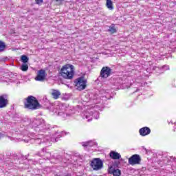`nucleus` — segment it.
I'll return each instance as SVG.
<instances>
[{
	"instance_id": "1",
	"label": "nucleus",
	"mask_w": 176,
	"mask_h": 176,
	"mask_svg": "<svg viewBox=\"0 0 176 176\" xmlns=\"http://www.w3.org/2000/svg\"><path fill=\"white\" fill-rule=\"evenodd\" d=\"M64 135H67V133L65 131L58 132L56 131L54 135H52V138L49 135H45L43 134L36 135L34 138L28 139H23V142L28 144V142H32L34 141V144H38L41 145V144H45L47 146H50V142H57L61 137H64Z\"/></svg>"
},
{
	"instance_id": "2",
	"label": "nucleus",
	"mask_w": 176,
	"mask_h": 176,
	"mask_svg": "<svg viewBox=\"0 0 176 176\" xmlns=\"http://www.w3.org/2000/svg\"><path fill=\"white\" fill-rule=\"evenodd\" d=\"M24 127H28L29 131L33 130L36 133H46L50 129V124H47L45 120L42 118H34L30 120L27 118L23 119Z\"/></svg>"
},
{
	"instance_id": "3",
	"label": "nucleus",
	"mask_w": 176,
	"mask_h": 176,
	"mask_svg": "<svg viewBox=\"0 0 176 176\" xmlns=\"http://www.w3.org/2000/svg\"><path fill=\"white\" fill-rule=\"evenodd\" d=\"M55 112L58 113V116H62L63 119H68L74 115V113H69L71 109L67 104L58 102L55 104Z\"/></svg>"
},
{
	"instance_id": "4",
	"label": "nucleus",
	"mask_w": 176,
	"mask_h": 176,
	"mask_svg": "<svg viewBox=\"0 0 176 176\" xmlns=\"http://www.w3.org/2000/svg\"><path fill=\"white\" fill-rule=\"evenodd\" d=\"M60 75L65 79H72L75 75V67L71 64H67L60 69Z\"/></svg>"
},
{
	"instance_id": "5",
	"label": "nucleus",
	"mask_w": 176,
	"mask_h": 176,
	"mask_svg": "<svg viewBox=\"0 0 176 176\" xmlns=\"http://www.w3.org/2000/svg\"><path fill=\"white\" fill-rule=\"evenodd\" d=\"M26 102H25V108L26 109H30V111H36V109H40L42 108V105L38 101L36 98L30 96L26 99Z\"/></svg>"
},
{
	"instance_id": "6",
	"label": "nucleus",
	"mask_w": 176,
	"mask_h": 176,
	"mask_svg": "<svg viewBox=\"0 0 176 176\" xmlns=\"http://www.w3.org/2000/svg\"><path fill=\"white\" fill-rule=\"evenodd\" d=\"M98 108V105H96L91 109L87 110V111H84L81 114V116L83 119H88L87 122H91L93 118H94V119H100V113L96 110Z\"/></svg>"
},
{
	"instance_id": "7",
	"label": "nucleus",
	"mask_w": 176,
	"mask_h": 176,
	"mask_svg": "<svg viewBox=\"0 0 176 176\" xmlns=\"http://www.w3.org/2000/svg\"><path fill=\"white\" fill-rule=\"evenodd\" d=\"M87 83V80H86L83 76L78 77L74 80V85L76 87H77V90H79L80 91L86 89Z\"/></svg>"
},
{
	"instance_id": "8",
	"label": "nucleus",
	"mask_w": 176,
	"mask_h": 176,
	"mask_svg": "<svg viewBox=\"0 0 176 176\" xmlns=\"http://www.w3.org/2000/svg\"><path fill=\"white\" fill-rule=\"evenodd\" d=\"M90 166L94 170H95V171H98V170H101V168H102L104 163L101 159L94 158L92 161H91Z\"/></svg>"
},
{
	"instance_id": "9",
	"label": "nucleus",
	"mask_w": 176,
	"mask_h": 176,
	"mask_svg": "<svg viewBox=\"0 0 176 176\" xmlns=\"http://www.w3.org/2000/svg\"><path fill=\"white\" fill-rule=\"evenodd\" d=\"M141 160V157L138 154H135L129 157L128 163L129 164H131V166H135V164H140Z\"/></svg>"
},
{
	"instance_id": "10",
	"label": "nucleus",
	"mask_w": 176,
	"mask_h": 176,
	"mask_svg": "<svg viewBox=\"0 0 176 176\" xmlns=\"http://www.w3.org/2000/svg\"><path fill=\"white\" fill-rule=\"evenodd\" d=\"M112 75V69L108 66L103 67L100 71L101 78H109Z\"/></svg>"
},
{
	"instance_id": "11",
	"label": "nucleus",
	"mask_w": 176,
	"mask_h": 176,
	"mask_svg": "<svg viewBox=\"0 0 176 176\" xmlns=\"http://www.w3.org/2000/svg\"><path fill=\"white\" fill-rule=\"evenodd\" d=\"M46 76V71H45L44 69H40L37 72V75L34 78V79L37 82H45Z\"/></svg>"
},
{
	"instance_id": "12",
	"label": "nucleus",
	"mask_w": 176,
	"mask_h": 176,
	"mask_svg": "<svg viewBox=\"0 0 176 176\" xmlns=\"http://www.w3.org/2000/svg\"><path fill=\"white\" fill-rule=\"evenodd\" d=\"M134 84V80H131L130 78H124L123 82H122V86L120 89H129L130 86Z\"/></svg>"
},
{
	"instance_id": "13",
	"label": "nucleus",
	"mask_w": 176,
	"mask_h": 176,
	"mask_svg": "<svg viewBox=\"0 0 176 176\" xmlns=\"http://www.w3.org/2000/svg\"><path fill=\"white\" fill-rule=\"evenodd\" d=\"M9 104V100H8V95H0V109L1 108H6Z\"/></svg>"
},
{
	"instance_id": "14",
	"label": "nucleus",
	"mask_w": 176,
	"mask_h": 176,
	"mask_svg": "<svg viewBox=\"0 0 176 176\" xmlns=\"http://www.w3.org/2000/svg\"><path fill=\"white\" fill-rule=\"evenodd\" d=\"M139 133H140V135H142V137H145V135H148L151 134V129H149V127H148V126L141 128L139 130Z\"/></svg>"
},
{
	"instance_id": "15",
	"label": "nucleus",
	"mask_w": 176,
	"mask_h": 176,
	"mask_svg": "<svg viewBox=\"0 0 176 176\" xmlns=\"http://www.w3.org/2000/svg\"><path fill=\"white\" fill-rule=\"evenodd\" d=\"M109 173L110 174H112L113 176H120L122 175V171H120V169H116L113 166H111L109 168Z\"/></svg>"
},
{
	"instance_id": "16",
	"label": "nucleus",
	"mask_w": 176,
	"mask_h": 176,
	"mask_svg": "<svg viewBox=\"0 0 176 176\" xmlns=\"http://www.w3.org/2000/svg\"><path fill=\"white\" fill-rule=\"evenodd\" d=\"M109 156L113 160H119V159L122 157V155H120V154L116 151H111Z\"/></svg>"
},
{
	"instance_id": "17",
	"label": "nucleus",
	"mask_w": 176,
	"mask_h": 176,
	"mask_svg": "<svg viewBox=\"0 0 176 176\" xmlns=\"http://www.w3.org/2000/svg\"><path fill=\"white\" fill-rule=\"evenodd\" d=\"M82 145L84 146V148H91V146L97 145V143L96 142L89 141L82 142Z\"/></svg>"
},
{
	"instance_id": "18",
	"label": "nucleus",
	"mask_w": 176,
	"mask_h": 176,
	"mask_svg": "<svg viewBox=\"0 0 176 176\" xmlns=\"http://www.w3.org/2000/svg\"><path fill=\"white\" fill-rule=\"evenodd\" d=\"M124 79V78L120 77L115 78L114 86H117V87H119L120 89V86H122V83H123Z\"/></svg>"
},
{
	"instance_id": "19",
	"label": "nucleus",
	"mask_w": 176,
	"mask_h": 176,
	"mask_svg": "<svg viewBox=\"0 0 176 176\" xmlns=\"http://www.w3.org/2000/svg\"><path fill=\"white\" fill-rule=\"evenodd\" d=\"M170 69V66L165 65L164 66L161 67H155L154 70L155 71H168Z\"/></svg>"
},
{
	"instance_id": "20",
	"label": "nucleus",
	"mask_w": 176,
	"mask_h": 176,
	"mask_svg": "<svg viewBox=\"0 0 176 176\" xmlns=\"http://www.w3.org/2000/svg\"><path fill=\"white\" fill-rule=\"evenodd\" d=\"M106 6L109 10H113V3H112V0H107Z\"/></svg>"
},
{
	"instance_id": "21",
	"label": "nucleus",
	"mask_w": 176,
	"mask_h": 176,
	"mask_svg": "<svg viewBox=\"0 0 176 176\" xmlns=\"http://www.w3.org/2000/svg\"><path fill=\"white\" fill-rule=\"evenodd\" d=\"M52 96L53 98H54V100H57L60 97V96H61V93L59 92V91L54 90L52 93Z\"/></svg>"
},
{
	"instance_id": "22",
	"label": "nucleus",
	"mask_w": 176,
	"mask_h": 176,
	"mask_svg": "<svg viewBox=\"0 0 176 176\" xmlns=\"http://www.w3.org/2000/svg\"><path fill=\"white\" fill-rule=\"evenodd\" d=\"M91 100H94V104H98V102H101V99L98 98V95L97 94L91 96Z\"/></svg>"
},
{
	"instance_id": "23",
	"label": "nucleus",
	"mask_w": 176,
	"mask_h": 176,
	"mask_svg": "<svg viewBox=\"0 0 176 176\" xmlns=\"http://www.w3.org/2000/svg\"><path fill=\"white\" fill-rule=\"evenodd\" d=\"M41 155H42L43 156L47 155L46 158L49 159L50 156V153L46 151V148H43L41 149Z\"/></svg>"
},
{
	"instance_id": "24",
	"label": "nucleus",
	"mask_w": 176,
	"mask_h": 176,
	"mask_svg": "<svg viewBox=\"0 0 176 176\" xmlns=\"http://www.w3.org/2000/svg\"><path fill=\"white\" fill-rule=\"evenodd\" d=\"M53 159L55 160V163H58L63 160V157L60 155H53Z\"/></svg>"
},
{
	"instance_id": "25",
	"label": "nucleus",
	"mask_w": 176,
	"mask_h": 176,
	"mask_svg": "<svg viewBox=\"0 0 176 176\" xmlns=\"http://www.w3.org/2000/svg\"><path fill=\"white\" fill-rule=\"evenodd\" d=\"M6 49V45L2 41H0V52H3Z\"/></svg>"
},
{
	"instance_id": "26",
	"label": "nucleus",
	"mask_w": 176,
	"mask_h": 176,
	"mask_svg": "<svg viewBox=\"0 0 176 176\" xmlns=\"http://www.w3.org/2000/svg\"><path fill=\"white\" fill-rule=\"evenodd\" d=\"M109 32H111V34H115L116 32V28H115V26H110L108 30Z\"/></svg>"
},
{
	"instance_id": "27",
	"label": "nucleus",
	"mask_w": 176,
	"mask_h": 176,
	"mask_svg": "<svg viewBox=\"0 0 176 176\" xmlns=\"http://www.w3.org/2000/svg\"><path fill=\"white\" fill-rule=\"evenodd\" d=\"M30 60V58L25 55H23V63H28Z\"/></svg>"
},
{
	"instance_id": "28",
	"label": "nucleus",
	"mask_w": 176,
	"mask_h": 176,
	"mask_svg": "<svg viewBox=\"0 0 176 176\" xmlns=\"http://www.w3.org/2000/svg\"><path fill=\"white\" fill-rule=\"evenodd\" d=\"M28 164H30V166L34 164L35 166L36 164H38V161H34L32 160H28Z\"/></svg>"
},
{
	"instance_id": "29",
	"label": "nucleus",
	"mask_w": 176,
	"mask_h": 176,
	"mask_svg": "<svg viewBox=\"0 0 176 176\" xmlns=\"http://www.w3.org/2000/svg\"><path fill=\"white\" fill-rule=\"evenodd\" d=\"M23 71L25 72V71H28V65L27 63H23Z\"/></svg>"
},
{
	"instance_id": "30",
	"label": "nucleus",
	"mask_w": 176,
	"mask_h": 176,
	"mask_svg": "<svg viewBox=\"0 0 176 176\" xmlns=\"http://www.w3.org/2000/svg\"><path fill=\"white\" fill-rule=\"evenodd\" d=\"M35 2L37 5H40V3H43V0H35Z\"/></svg>"
},
{
	"instance_id": "31",
	"label": "nucleus",
	"mask_w": 176,
	"mask_h": 176,
	"mask_svg": "<svg viewBox=\"0 0 176 176\" xmlns=\"http://www.w3.org/2000/svg\"><path fill=\"white\" fill-rule=\"evenodd\" d=\"M170 162H176V158L174 157H169Z\"/></svg>"
},
{
	"instance_id": "32",
	"label": "nucleus",
	"mask_w": 176,
	"mask_h": 176,
	"mask_svg": "<svg viewBox=\"0 0 176 176\" xmlns=\"http://www.w3.org/2000/svg\"><path fill=\"white\" fill-rule=\"evenodd\" d=\"M20 60H21V61H23V56H21V57H20Z\"/></svg>"
},
{
	"instance_id": "33",
	"label": "nucleus",
	"mask_w": 176,
	"mask_h": 176,
	"mask_svg": "<svg viewBox=\"0 0 176 176\" xmlns=\"http://www.w3.org/2000/svg\"><path fill=\"white\" fill-rule=\"evenodd\" d=\"M20 69H21V71H23V65H21L20 66Z\"/></svg>"
},
{
	"instance_id": "34",
	"label": "nucleus",
	"mask_w": 176,
	"mask_h": 176,
	"mask_svg": "<svg viewBox=\"0 0 176 176\" xmlns=\"http://www.w3.org/2000/svg\"><path fill=\"white\" fill-rule=\"evenodd\" d=\"M138 89H137L136 90L133 91V93H137V91H138Z\"/></svg>"
},
{
	"instance_id": "35",
	"label": "nucleus",
	"mask_w": 176,
	"mask_h": 176,
	"mask_svg": "<svg viewBox=\"0 0 176 176\" xmlns=\"http://www.w3.org/2000/svg\"><path fill=\"white\" fill-rule=\"evenodd\" d=\"M80 158L82 159V160H83V155H80Z\"/></svg>"
},
{
	"instance_id": "36",
	"label": "nucleus",
	"mask_w": 176,
	"mask_h": 176,
	"mask_svg": "<svg viewBox=\"0 0 176 176\" xmlns=\"http://www.w3.org/2000/svg\"><path fill=\"white\" fill-rule=\"evenodd\" d=\"M56 2H59V1H61V0H56Z\"/></svg>"
},
{
	"instance_id": "37",
	"label": "nucleus",
	"mask_w": 176,
	"mask_h": 176,
	"mask_svg": "<svg viewBox=\"0 0 176 176\" xmlns=\"http://www.w3.org/2000/svg\"><path fill=\"white\" fill-rule=\"evenodd\" d=\"M1 132H0V138H1Z\"/></svg>"
},
{
	"instance_id": "38",
	"label": "nucleus",
	"mask_w": 176,
	"mask_h": 176,
	"mask_svg": "<svg viewBox=\"0 0 176 176\" xmlns=\"http://www.w3.org/2000/svg\"><path fill=\"white\" fill-rule=\"evenodd\" d=\"M119 163H120V162H118V164H119Z\"/></svg>"
}]
</instances>
